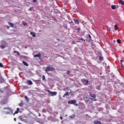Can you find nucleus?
<instances>
[{"label":"nucleus","instance_id":"nucleus-1","mask_svg":"<svg viewBox=\"0 0 124 124\" xmlns=\"http://www.w3.org/2000/svg\"><path fill=\"white\" fill-rule=\"evenodd\" d=\"M55 70V68H54L51 65H48L46 67V69L45 70V71L46 72H48V71H54Z\"/></svg>","mask_w":124,"mask_h":124},{"label":"nucleus","instance_id":"nucleus-2","mask_svg":"<svg viewBox=\"0 0 124 124\" xmlns=\"http://www.w3.org/2000/svg\"><path fill=\"white\" fill-rule=\"evenodd\" d=\"M47 92L51 93V96H54L57 94V93L56 92H51L50 90H47Z\"/></svg>","mask_w":124,"mask_h":124},{"label":"nucleus","instance_id":"nucleus-3","mask_svg":"<svg viewBox=\"0 0 124 124\" xmlns=\"http://www.w3.org/2000/svg\"><path fill=\"white\" fill-rule=\"evenodd\" d=\"M76 103V100H71L68 102V104H71V105H75Z\"/></svg>","mask_w":124,"mask_h":124},{"label":"nucleus","instance_id":"nucleus-4","mask_svg":"<svg viewBox=\"0 0 124 124\" xmlns=\"http://www.w3.org/2000/svg\"><path fill=\"white\" fill-rule=\"evenodd\" d=\"M27 83H28L29 85H31L33 84L31 80H27Z\"/></svg>","mask_w":124,"mask_h":124},{"label":"nucleus","instance_id":"nucleus-5","mask_svg":"<svg viewBox=\"0 0 124 124\" xmlns=\"http://www.w3.org/2000/svg\"><path fill=\"white\" fill-rule=\"evenodd\" d=\"M117 8H118V7L116 5H112L111 6V8L112 10L116 9Z\"/></svg>","mask_w":124,"mask_h":124},{"label":"nucleus","instance_id":"nucleus-6","mask_svg":"<svg viewBox=\"0 0 124 124\" xmlns=\"http://www.w3.org/2000/svg\"><path fill=\"white\" fill-rule=\"evenodd\" d=\"M94 124H102L100 121H95L93 122Z\"/></svg>","mask_w":124,"mask_h":124},{"label":"nucleus","instance_id":"nucleus-7","mask_svg":"<svg viewBox=\"0 0 124 124\" xmlns=\"http://www.w3.org/2000/svg\"><path fill=\"white\" fill-rule=\"evenodd\" d=\"M90 96L92 98H96V95L94 94H92L91 93H89Z\"/></svg>","mask_w":124,"mask_h":124},{"label":"nucleus","instance_id":"nucleus-8","mask_svg":"<svg viewBox=\"0 0 124 124\" xmlns=\"http://www.w3.org/2000/svg\"><path fill=\"white\" fill-rule=\"evenodd\" d=\"M74 22L77 24H79V21L78 19H74Z\"/></svg>","mask_w":124,"mask_h":124},{"label":"nucleus","instance_id":"nucleus-9","mask_svg":"<svg viewBox=\"0 0 124 124\" xmlns=\"http://www.w3.org/2000/svg\"><path fill=\"white\" fill-rule=\"evenodd\" d=\"M41 57V54H40V53H38V54H36L34 55V57Z\"/></svg>","mask_w":124,"mask_h":124},{"label":"nucleus","instance_id":"nucleus-10","mask_svg":"<svg viewBox=\"0 0 124 124\" xmlns=\"http://www.w3.org/2000/svg\"><path fill=\"white\" fill-rule=\"evenodd\" d=\"M83 82H85V85H87L88 84H89V81L87 80L83 79Z\"/></svg>","mask_w":124,"mask_h":124},{"label":"nucleus","instance_id":"nucleus-11","mask_svg":"<svg viewBox=\"0 0 124 124\" xmlns=\"http://www.w3.org/2000/svg\"><path fill=\"white\" fill-rule=\"evenodd\" d=\"M13 53L17 54V56H20V53L16 50L14 51Z\"/></svg>","mask_w":124,"mask_h":124},{"label":"nucleus","instance_id":"nucleus-12","mask_svg":"<svg viewBox=\"0 0 124 124\" xmlns=\"http://www.w3.org/2000/svg\"><path fill=\"white\" fill-rule=\"evenodd\" d=\"M19 108H17V110L15 111V114H14V115H15L16 114H18V113H19Z\"/></svg>","mask_w":124,"mask_h":124},{"label":"nucleus","instance_id":"nucleus-13","mask_svg":"<svg viewBox=\"0 0 124 124\" xmlns=\"http://www.w3.org/2000/svg\"><path fill=\"white\" fill-rule=\"evenodd\" d=\"M31 36L33 37H35L36 35H35V33L34 32H31Z\"/></svg>","mask_w":124,"mask_h":124},{"label":"nucleus","instance_id":"nucleus-14","mask_svg":"<svg viewBox=\"0 0 124 124\" xmlns=\"http://www.w3.org/2000/svg\"><path fill=\"white\" fill-rule=\"evenodd\" d=\"M22 62H23V64H24L25 66H29L28 63L27 62H26L22 61Z\"/></svg>","mask_w":124,"mask_h":124},{"label":"nucleus","instance_id":"nucleus-15","mask_svg":"<svg viewBox=\"0 0 124 124\" xmlns=\"http://www.w3.org/2000/svg\"><path fill=\"white\" fill-rule=\"evenodd\" d=\"M119 4H121L122 5H124V1H122V0H120L119 1Z\"/></svg>","mask_w":124,"mask_h":124},{"label":"nucleus","instance_id":"nucleus-16","mask_svg":"<svg viewBox=\"0 0 124 124\" xmlns=\"http://www.w3.org/2000/svg\"><path fill=\"white\" fill-rule=\"evenodd\" d=\"M69 96L68 92H66L64 95H63V97H65V96Z\"/></svg>","mask_w":124,"mask_h":124},{"label":"nucleus","instance_id":"nucleus-17","mask_svg":"<svg viewBox=\"0 0 124 124\" xmlns=\"http://www.w3.org/2000/svg\"><path fill=\"white\" fill-rule=\"evenodd\" d=\"M9 25H10L11 27H14V24L12 23L9 22Z\"/></svg>","mask_w":124,"mask_h":124},{"label":"nucleus","instance_id":"nucleus-18","mask_svg":"<svg viewBox=\"0 0 124 124\" xmlns=\"http://www.w3.org/2000/svg\"><path fill=\"white\" fill-rule=\"evenodd\" d=\"M42 80L45 81V82H46V79L45 78V76H42Z\"/></svg>","mask_w":124,"mask_h":124},{"label":"nucleus","instance_id":"nucleus-19","mask_svg":"<svg viewBox=\"0 0 124 124\" xmlns=\"http://www.w3.org/2000/svg\"><path fill=\"white\" fill-rule=\"evenodd\" d=\"M114 29H115V31L118 30V26L116 25H114Z\"/></svg>","mask_w":124,"mask_h":124},{"label":"nucleus","instance_id":"nucleus-20","mask_svg":"<svg viewBox=\"0 0 124 124\" xmlns=\"http://www.w3.org/2000/svg\"><path fill=\"white\" fill-rule=\"evenodd\" d=\"M117 43L119 44H120L121 43V41L120 39H118V40H117Z\"/></svg>","mask_w":124,"mask_h":124},{"label":"nucleus","instance_id":"nucleus-21","mask_svg":"<svg viewBox=\"0 0 124 124\" xmlns=\"http://www.w3.org/2000/svg\"><path fill=\"white\" fill-rule=\"evenodd\" d=\"M99 61H103V57L102 56H99Z\"/></svg>","mask_w":124,"mask_h":124},{"label":"nucleus","instance_id":"nucleus-22","mask_svg":"<svg viewBox=\"0 0 124 124\" xmlns=\"http://www.w3.org/2000/svg\"><path fill=\"white\" fill-rule=\"evenodd\" d=\"M123 60H120V62H121V67L122 68H123Z\"/></svg>","mask_w":124,"mask_h":124},{"label":"nucleus","instance_id":"nucleus-23","mask_svg":"<svg viewBox=\"0 0 124 124\" xmlns=\"http://www.w3.org/2000/svg\"><path fill=\"white\" fill-rule=\"evenodd\" d=\"M25 99L27 101H29V98L28 97V96H25Z\"/></svg>","mask_w":124,"mask_h":124},{"label":"nucleus","instance_id":"nucleus-24","mask_svg":"<svg viewBox=\"0 0 124 124\" xmlns=\"http://www.w3.org/2000/svg\"><path fill=\"white\" fill-rule=\"evenodd\" d=\"M18 106H19V107H22L23 106V103L21 102L19 104H18Z\"/></svg>","mask_w":124,"mask_h":124},{"label":"nucleus","instance_id":"nucleus-25","mask_svg":"<svg viewBox=\"0 0 124 124\" xmlns=\"http://www.w3.org/2000/svg\"><path fill=\"white\" fill-rule=\"evenodd\" d=\"M23 25H24L25 26H27L28 24L26 23V22H25L24 21L22 22Z\"/></svg>","mask_w":124,"mask_h":124},{"label":"nucleus","instance_id":"nucleus-26","mask_svg":"<svg viewBox=\"0 0 124 124\" xmlns=\"http://www.w3.org/2000/svg\"><path fill=\"white\" fill-rule=\"evenodd\" d=\"M0 47H1L2 49H3L5 47V46H4L3 45H1L0 46Z\"/></svg>","mask_w":124,"mask_h":124},{"label":"nucleus","instance_id":"nucleus-27","mask_svg":"<svg viewBox=\"0 0 124 124\" xmlns=\"http://www.w3.org/2000/svg\"><path fill=\"white\" fill-rule=\"evenodd\" d=\"M5 109H8V110H11V108L10 107H7L6 108H5Z\"/></svg>","mask_w":124,"mask_h":124},{"label":"nucleus","instance_id":"nucleus-28","mask_svg":"<svg viewBox=\"0 0 124 124\" xmlns=\"http://www.w3.org/2000/svg\"><path fill=\"white\" fill-rule=\"evenodd\" d=\"M39 82H40V80H35V83H36V84L39 83Z\"/></svg>","mask_w":124,"mask_h":124},{"label":"nucleus","instance_id":"nucleus-29","mask_svg":"<svg viewBox=\"0 0 124 124\" xmlns=\"http://www.w3.org/2000/svg\"><path fill=\"white\" fill-rule=\"evenodd\" d=\"M33 8V7H31V8H29V11H31L32 10Z\"/></svg>","mask_w":124,"mask_h":124},{"label":"nucleus","instance_id":"nucleus-30","mask_svg":"<svg viewBox=\"0 0 124 124\" xmlns=\"http://www.w3.org/2000/svg\"><path fill=\"white\" fill-rule=\"evenodd\" d=\"M0 67H1V68H3V64H2L1 63H0Z\"/></svg>","mask_w":124,"mask_h":124},{"label":"nucleus","instance_id":"nucleus-31","mask_svg":"<svg viewBox=\"0 0 124 124\" xmlns=\"http://www.w3.org/2000/svg\"><path fill=\"white\" fill-rule=\"evenodd\" d=\"M67 74L68 75H69L70 74V71L68 70L67 72Z\"/></svg>","mask_w":124,"mask_h":124},{"label":"nucleus","instance_id":"nucleus-32","mask_svg":"<svg viewBox=\"0 0 124 124\" xmlns=\"http://www.w3.org/2000/svg\"><path fill=\"white\" fill-rule=\"evenodd\" d=\"M80 31V28H78V29H77V32H79Z\"/></svg>","mask_w":124,"mask_h":124},{"label":"nucleus","instance_id":"nucleus-33","mask_svg":"<svg viewBox=\"0 0 124 124\" xmlns=\"http://www.w3.org/2000/svg\"><path fill=\"white\" fill-rule=\"evenodd\" d=\"M79 40H83L84 42H85V40H84L82 38L79 39Z\"/></svg>","mask_w":124,"mask_h":124},{"label":"nucleus","instance_id":"nucleus-34","mask_svg":"<svg viewBox=\"0 0 124 124\" xmlns=\"http://www.w3.org/2000/svg\"><path fill=\"white\" fill-rule=\"evenodd\" d=\"M88 37H89L90 38V39H92V37L91 34H88Z\"/></svg>","mask_w":124,"mask_h":124},{"label":"nucleus","instance_id":"nucleus-35","mask_svg":"<svg viewBox=\"0 0 124 124\" xmlns=\"http://www.w3.org/2000/svg\"><path fill=\"white\" fill-rule=\"evenodd\" d=\"M75 117L74 115L70 116V118H73Z\"/></svg>","mask_w":124,"mask_h":124},{"label":"nucleus","instance_id":"nucleus-36","mask_svg":"<svg viewBox=\"0 0 124 124\" xmlns=\"http://www.w3.org/2000/svg\"><path fill=\"white\" fill-rule=\"evenodd\" d=\"M97 89L98 90H100V88L99 86H97Z\"/></svg>","mask_w":124,"mask_h":124},{"label":"nucleus","instance_id":"nucleus-37","mask_svg":"<svg viewBox=\"0 0 124 124\" xmlns=\"http://www.w3.org/2000/svg\"><path fill=\"white\" fill-rule=\"evenodd\" d=\"M91 99H93V101H96V99L95 98H90Z\"/></svg>","mask_w":124,"mask_h":124},{"label":"nucleus","instance_id":"nucleus-38","mask_svg":"<svg viewBox=\"0 0 124 124\" xmlns=\"http://www.w3.org/2000/svg\"><path fill=\"white\" fill-rule=\"evenodd\" d=\"M72 45H75V44H76L75 42L73 41L72 43Z\"/></svg>","mask_w":124,"mask_h":124},{"label":"nucleus","instance_id":"nucleus-39","mask_svg":"<svg viewBox=\"0 0 124 124\" xmlns=\"http://www.w3.org/2000/svg\"><path fill=\"white\" fill-rule=\"evenodd\" d=\"M107 31L108 32H109L110 31V29H108V30H107Z\"/></svg>","mask_w":124,"mask_h":124},{"label":"nucleus","instance_id":"nucleus-40","mask_svg":"<svg viewBox=\"0 0 124 124\" xmlns=\"http://www.w3.org/2000/svg\"><path fill=\"white\" fill-rule=\"evenodd\" d=\"M14 121H15V122L16 121V118H14Z\"/></svg>","mask_w":124,"mask_h":124},{"label":"nucleus","instance_id":"nucleus-41","mask_svg":"<svg viewBox=\"0 0 124 124\" xmlns=\"http://www.w3.org/2000/svg\"><path fill=\"white\" fill-rule=\"evenodd\" d=\"M33 2H37V0H33Z\"/></svg>","mask_w":124,"mask_h":124},{"label":"nucleus","instance_id":"nucleus-42","mask_svg":"<svg viewBox=\"0 0 124 124\" xmlns=\"http://www.w3.org/2000/svg\"><path fill=\"white\" fill-rule=\"evenodd\" d=\"M60 119H61V120H62V117H60Z\"/></svg>","mask_w":124,"mask_h":124},{"label":"nucleus","instance_id":"nucleus-43","mask_svg":"<svg viewBox=\"0 0 124 124\" xmlns=\"http://www.w3.org/2000/svg\"><path fill=\"white\" fill-rule=\"evenodd\" d=\"M71 23L72 24L73 23V21H71Z\"/></svg>","mask_w":124,"mask_h":124},{"label":"nucleus","instance_id":"nucleus-44","mask_svg":"<svg viewBox=\"0 0 124 124\" xmlns=\"http://www.w3.org/2000/svg\"><path fill=\"white\" fill-rule=\"evenodd\" d=\"M88 116V114H86V116Z\"/></svg>","mask_w":124,"mask_h":124},{"label":"nucleus","instance_id":"nucleus-45","mask_svg":"<svg viewBox=\"0 0 124 124\" xmlns=\"http://www.w3.org/2000/svg\"><path fill=\"white\" fill-rule=\"evenodd\" d=\"M10 28V27L8 26V29H9Z\"/></svg>","mask_w":124,"mask_h":124},{"label":"nucleus","instance_id":"nucleus-46","mask_svg":"<svg viewBox=\"0 0 124 124\" xmlns=\"http://www.w3.org/2000/svg\"><path fill=\"white\" fill-rule=\"evenodd\" d=\"M7 114H9V112H7Z\"/></svg>","mask_w":124,"mask_h":124},{"label":"nucleus","instance_id":"nucleus-47","mask_svg":"<svg viewBox=\"0 0 124 124\" xmlns=\"http://www.w3.org/2000/svg\"><path fill=\"white\" fill-rule=\"evenodd\" d=\"M77 106H78V104H76Z\"/></svg>","mask_w":124,"mask_h":124},{"label":"nucleus","instance_id":"nucleus-48","mask_svg":"<svg viewBox=\"0 0 124 124\" xmlns=\"http://www.w3.org/2000/svg\"><path fill=\"white\" fill-rule=\"evenodd\" d=\"M24 57L25 58V56H24Z\"/></svg>","mask_w":124,"mask_h":124}]
</instances>
